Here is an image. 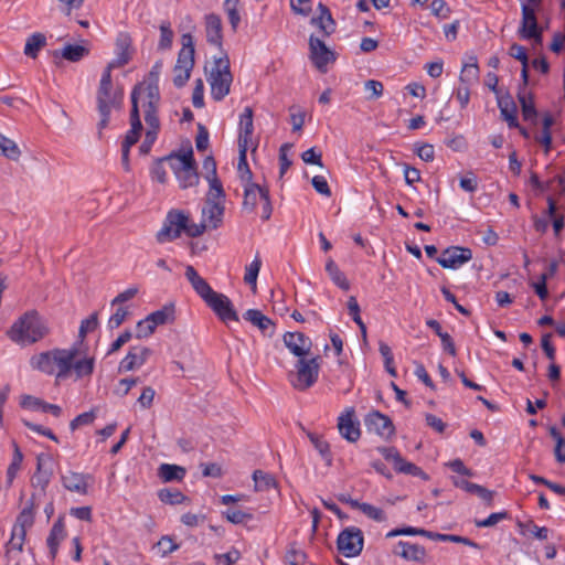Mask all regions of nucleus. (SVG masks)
Listing matches in <instances>:
<instances>
[{
  "mask_svg": "<svg viewBox=\"0 0 565 565\" xmlns=\"http://www.w3.org/2000/svg\"><path fill=\"white\" fill-rule=\"evenodd\" d=\"M124 102V88L114 86L111 73L104 71L96 93L97 110L100 120L97 124L98 137L102 138L103 129L108 126L113 109H120Z\"/></svg>",
  "mask_w": 565,
  "mask_h": 565,
  "instance_id": "f257e3e1",
  "label": "nucleus"
},
{
  "mask_svg": "<svg viewBox=\"0 0 565 565\" xmlns=\"http://www.w3.org/2000/svg\"><path fill=\"white\" fill-rule=\"evenodd\" d=\"M77 349H54L41 352L31 358L30 364L33 369L45 374L56 373V379L64 380L72 372V361L77 356Z\"/></svg>",
  "mask_w": 565,
  "mask_h": 565,
  "instance_id": "f03ea898",
  "label": "nucleus"
},
{
  "mask_svg": "<svg viewBox=\"0 0 565 565\" xmlns=\"http://www.w3.org/2000/svg\"><path fill=\"white\" fill-rule=\"evenodd\" d=\"M49 329L44 320L34 310L25 312L8 331L9 338L17 343H34L44 338Z\"/></svg>",
  "mask_w": 565,
  "mask_h": 565,
  "instance_id": "7ed1b4c3",
  "label": "nucleus"
},
{
  "mask_svg": "<svg viewBox=\"0 0 565 565\" xmlns=\"http://www.w3.org/2000/svg\"><path fill=\"white\" fill-rule=\"evenodd\" d=\"M206 81L211 87V95L214 100H222L230 94L233 75L231 63L226 53L214 57L211 67H204Z\"/></svg>",
  "mask_w": 565,
  "mask_h": 565,
  "instance_id": "20e7f679",
  "label": "nucleus"
},
{
  "mask_svg": "<svg viewBox=\"0 0 565 565\" xmlns=\"http://www.w3.org/2000/svg\"><path fill=\"white\" fill-rule=\"evenodd\" d=\"M166 159L182 189H188L199 183V174L192 149L183 153H171Z\"/></svg>",
  "mask_w": 565,
  "mask_h": 565,
  "instance_id": "39448f33",
  "label": "nucleus"
},
{
  "mask_svg": "<svg viewBox=\"0 0 565 565\" xmlns=\"http://www.w3.org/2000/svg\"><path fill=\"white\" fill-rule=\"evenodd\" d=\"M182 49L178 54L177 63L173 67V84L175 87H183L191 76L194 67V40L190 33L181 36Z\"/></svg>",
  "mask_w": 565,
  "mask_h": 565,
  "instance_id": "423d86ee",
  "label": "nucleus"
},
{
  "mask_svg": "<svg viewBox=\"0 0 565 565\" xmlns=\"http://www.w3.org/2000/svg\"><path fill=\"white\" fill-rule=\"evenodd\" d=\"M244 186V200L243 210L247 213L255 211L258 201L262 203V218L267 221L271 216L273 206L269 198V191L267 188L262 186L253 180L242 182Z\"/></svg>",
  "mask_w": 565,
  "mask_h": 565,
  "instance_id": "0eeeda50",
  "label": "nucleus"
},
{
  "mask_svg": "<svg viewBox=\"0 0 565 565\" xmlns=\"http://www.w3.org/2000/svg\"><path fill=\"white\" fill-rule=\"evenodd\" d=\"M319 369L318 358H299L296 363V372H290L288 375L290 384L298 391L308 390L317 382Z\"/></svg>",
  "mask_w": 565,
  "mask_h": 565,
  "instance_id": "6e6552de",
  "label": "nucleus"
},
{
  "mask_svg": "<svg viewBox=\"0 0 565 565\" xmlns=\"http://www.w3.org/2000/svg\"><path fill=\"white\" fill-rule=\"evenodd\" d=\"M188 215L180 210H171L168 212L162 228L157 233L159 243L171 242L180 237L182 228L185 227Z\"/></svg>",
  "mask_w": 565,
  "mask_h": 565,
  "instance_id": "1a4fd4ad",
  "label": "nucleus"
},
{
  "mask_svg": "<svg viewBox=\"0 0 565 565\" xmlns=\"http://www.w3.org/2000/svg\"><path fill=\"white\" fill-rule=\"evenodd\" d=\"M363 533L359 527H347L338 536V550L345 557H354L361 554L363 550Z\"/></svg>",
  "mask_w": 565,
  "mask_h": 565,
  "instance_id": "9d476101",
  "label": "nucleus"
},
{
  "mask_svg": "<svg viewBox=\"0 0 565 565\" xmlns=\"http://www.w3.org/2000/svg\"><path fill=\"white\" fill-rule=\"evenodd\" d=\"M377 450L385 458V460L393 463L396 472L428 480V475L423 471L422 468L409 461H406L395 447H379Z\"/></svg>",
  "mask_w": 565,
  "mask_h": 565,
  "instance_id": "9b49d317",
  "label": "nucleus"
},
{
  "mask_svg": "<svg viewBox=\"0 0 565 565\" xmlns=\"http://www.w3.org/2000/svg\"><path fill=\"white\" fill-rule=\"evenodd\" d=\"M309 52L312 64L321 73H327L328 64L335 61V53L330 50L321 39L315 35H310L309 38Z\"/></svg>",
  "mask_w": 565,
  "mask_h": 565,
  "instance_id": "f8f14e48",
  "label": "nucleus"
},
{
  "mask_svg": "<svg viewBox=\"0 0 565 565\" xmlns=\"http://www.w3.org/2000/svg\"><path fill=\"white\" fill-rule=\"evenodd\" d=\"M364 425L370 433H374L385 440L395 434V427L391 418L379 411L369 413L364 418Z\"/></svg>",
  "mask_w": 565,
  "mask_h": 565,
  "instance_id": "ddd939ff",
  "label": "nucleus"
},
{
  "mask_svg": "<svg viewBox=\"0 0 565 565\" xmlns=\"http://www.w3.org/2000/svg\"><path fill=\"white\" fill-rule=\"evenodd\" d=\"M472 259V250L468 247L450 246L443 250L437 263L447 269H457Z\"/></svg>",
  "mask_w": 565,
  "mask_h": 565,
  "instance_id": "4468645a",
  "label": "nucleus"
},
{
  "mask_svg": "<svg viewBox=\"0 0 565 565\" xmlns=\"http://www.w3.org/2000/svg\"><path fill=\"white\" fill-rule=\"evenodd\" d=\"M205 303L223 322L227 323L228 321H239L238 315L234 309L232 301L225 295L215 291L212 297L205 301Z\"/></svg>",
  "mask_w": 565,
  "mask_h": 565,
  "instance_id": "2eb2a0df",
  "label": "nucleus"
},
{
  "mask_svg": "<svg viewBox=\"0 0 565 565\" xmlns=\"http://www.w3.org/2000/svg\"><path fill=\"white\" fill-rule=\"evenodd\" d=\"M522 22L520 33L525 39H534L536 42L542 41V29L539 28L535 11L537 8L523 3L522 7Z\"/></svg>",
  "mask_w": 565,
  "mask_h": 565,
  "instance_id": "dca6fc26",
  "label": "nucleus"
},
{
  "mask_svg": "<svg viewBox=\"0 0 565 565\" xmlns=\"http://www.w3.org/2000/svg\"><path fill=\"white\" fill-rule=\"evenodd\" d=\"M131 38L127 33H120L116 40L117 56L109 62L104 71L111 73L113 70L125 66L132 58Z\"/></svg>",
  "mask_w": 565,
  "mask_h": 565,
  "instance_id": "f3484780",
  "label": "nucleus"
},
{
  "mask_svg": "<svg viewBox=\"0 0 565 565\" xmlns=\"http://www.w3.org/2000/svg\"><path fill=\"white\" fill-rule=\"evenodd\" d=\"M152 354V350L147 347H131L127 355L121 360L119 364L120 372H129L139 369L143 365L149 356Z\"/></svg>",
  "mask_w": 565,
  "mask_h": 565,
  "instance_id": "a211bd4d",
  "label": "nucleus"
},
{
  "mask_svg": "<svg viewBox=\"0 0 565 565\" xmlns=\"http://www.w3.org/2000/svg\"><path fill=\"white\" fill-rule=\"evenodd\" d=\"M282 340L286 348L298 358L308 355L311 350V340L302 332H286Z\"/></svg>",
  "mask_w": 565,
  "mask_h": 565,
  "instance_id": "6ab92c4d",
  "label": "nucleus"
},
{
  "mask_svg": "<svg viewBox=\"0 0 565 565\" xmlns=\"http://www.w3.org/2000/svg\"><path fill=\"white\" fill-rule=\"evenodd\" d=\"M353 417L354 409L349 408L338 419L340 435L350 443H355L361 436L359 423L354 422Z\"/></svg>",
  "mask_w": 565,
  "mask_h": 565,
  "instance_id": "aec40b11",
  "label": "nucleus"
},
{
  "mask_svg": "<svg viewBox=\"0 0 565 565\" xmlns=\"http://www.w3.org/2000/svg\"><path fill=\"white\" fill-rule=\"evenodd\" d=\"M317 11L319 14L311 18L310 24L318 28L322 36L328 38L335 32V21L332 18L329 8L322 2L318 3Z\"/></svg>",
  "mask_w": 565,
  "mask_h": 565,
  "instance_id": "412c9836",
  "label": "nucleus"
},
{
  "mask_svg": "<svg viewBox=\"0 0 565 565\" xmlns=\"http://www.w3.org/2000/svg\"><path fill=\"white\" fill-rule=\"evenodd\" d=\"M243 318L257 327L265 337L271 338L275 334L276 326L274 321L265 316L260 310L248 309L243 315Z\"/></svg>",
  "mask_w": 565,
  "mask_h": 565,
  "instance_id": "4be33fe9",
  "label": "nucleus"
},
{
  "mask_svg": "<svg viewBox=\"0 0 565 565\" xmlns=\"http://www.w3.org/2000/svg\"><path fill=\"white\" fill-rule=\"evenodd\" d=\"M185 278L191 284L194 291L204 300V302L212 297L215 292L209 282L202 278L196 269L192 265H188L185 267L184 273Z\"/></svg>",
  "mask_w": 565,
  "mask_h": 565,
  "instance_id": "5701e85b",
  "label": "nucleus"
},
{
  "mask_svg": "<svg viewBox=\"0 0 565 565\" xmlns=\"http://www.w3.org/2000/svg\"><path fill=\"white\" fill-rule=\"evenodd\" d=\"M88 480H92L89 475L68 471L62 476V483L68 491L79 494H87Z\"/></svg>",
  "mask_w": 565,
  "mask_h": 565,
  "instance_id": "b1692460",
  "label": "nucleus"
},
{
  "mask_svg": "<svg viewBox=\"0 0 565 565\" xmlns=\"http://www.w3.org/2000/svg\"><path fill=\"white\" fill-rule=\"evenodd\" d=\"M497 99L501 116L508 122L509 127H519L516 117L518 108L512 96L509 93H507L505 95H498Z\"/></svg>",
  "mask_w": 565,
  "mask_h": 565,
  "instance_id": "393cba45",
  "label": "nucleus"
},
{
  "mask_svg": "<svg viewBox=\"0 0 565 565\" xmlns=\"http://www.w3.org/2000/svg\"><path fill=\"white\" fill-rule=\"evenodd\" d=\"M205 34L206 41L210 44L222 46L223 33H222V20L220 15L210 13L205 17Z\"/></svg>",
  "mask_w": 565,
  "mask_h": 565,
  "instance_id": "a878e982",
  "label": "nucleus"
},
{
  "mask_svg": "<svg viewBox=\"0 0 565 565\" xmlns=\"http://www.w3.org/2000/svg\"><path fill=\"white\" fill-rule=\"evenodd\" d=\"M224 204L205 201L202 209L203 221L209 225L210 230H216L223 220Z\"/></svg>",
  "mask_w": 565,
  "mask_h": 565,
  "instance_id": "bb28decb",
  "label": "nucleus"
},
{
  "mask_svg": "<svg viewBox=\"0 0 565 565\" xmlns=\"http://www.w3.org/2000/svg\"><path fill=\"white\" fill-rule=\"evenodd\" d=\"M394 554L399 555L404 559L414 562H424L426 556V550L424 546L418 544H411L408 542H398L397 546L393 551Z\"/></svg>",
  "mask_w": 565,
  "mask_h": 565,
  "instance_id": "cd10ccee",
  "label": "nucleus"
},
{
  "mask_svg": "<svg viewBox=\"0 0 565 565\" xmlns=\"http://www.w3.org/2000/svg\"><path fill=\"white\" fill-rule=\"evenodd\" d=\"M253 131V109L252 107H245L239 117L238 146H248L252 141Z\"/></svg>",
  "mask_w": 565,
  "mask_h": 565,
  "instance_id": "c85d7f7f",
  "label": "nucleus"
},
{
  "mask_svg": "<svg viewBox=\"0 0 565 565\" xmlns=\"http://www.w3.org/2000/svg\"><path fill=\"white\" fill-rule=\"evenodd\" d=\"M66 536L63 518L60 516L53 524L49 537L46 540L51 556L54 558L61 541Z\"/></svg>",
  "mask_w": 565,
  "mask_h": 565,
  "instance_id": "c756f323",
  "label": "nucleus"
},
{
  "mask_svg": "<svg viewBox=\"0 0 565 565\" xmlns=\"http://www.w3.org/2000/svg\"><path fill=\"white\" fill-rule=\"evenodd\" d=\"M21 406L25 408L42 409L44 413H51L55 417H58L62 414V408L58 405L46 403L31 395L23 396Z\"/></svg>",
  "mask_w": 565,
  "mask_h": 565,
  "instance_id": "7c9ffc66",
  "label": "nucleus"
},
{
  "mask_svg": "<svg viewBox=\"0 0 565 565\" xmlns=\"http://www.w3.org/2000/svg\"><path fill=\"white\" fill-rule=\"evenodd\" d=\"M89 50L79 44H67L61 51H54V57H63L70 62H78L86 55H88Z\"/></svg>",
  "mask_w": 565,
  "mask_h": 565,
  "instance_id": "2f4dec72",
  "label": "nucleus"
},
{
  "mask_svg": "<svg viewBox=\"0 0 565 565\" xmlns=\"http://www.w3.org/2000/svg\"><path fill=\"white\" fill-rule=\"evenodd\" d=\"M518 99L521 105L523 119L535 124L537 111L532 95H526V92L520 88L518 90Z\"/></svg>",
  "mask_w": 565,
  "mask_h": 565,
  "instance_id": "473e14b6",
  "label": "nucleus"
},
{
  "mask_svg": "<svg viewBox=\"0 0 565 565\" xmlns=\"http://www.w3.org/2000/svg\"><path fill=\"white\" fill-rule=\"evenodd\" d=\"M185 472V468L170 463H162L158 469V476L164 482L181 481Z\"/></svg>",
  "mask_w": 565,
  "mask_h": 565,
  "instance_id": "72a5a7b5",
  "label": "nucleus"
},
{
  "mask_svg": "<svg viewBox=\"0 0 565 565\" xmlns=\"http://www.w3.org/2000/svg\"><path fill=\"white\" fill-rule=\"evenodd\" d=\"M154 328L172 322L174 320V306L167 305L161 309L151 312L146 317Z\"/></svg>",
  "mask_w": 565,
  "mask_h": 565,
  "instance_id": "f704fd0d",
  "label": "nucleus"
},
{
  "mask_svg": "<svg viewBox=\"0 0 565 565\" xmlns=\"http://www.w3.org/2000/svg\"><path fill=\"white\" fill-rule=\"evenodd\" d=\"M45 45L46 36L40 32L33 33L26 39L24 54L29 57L35 58L40 50Z\"/></svg>",
  "mask_w": 565,
  "mask_h": 565,
  "instance_id": "c9c22d12",
  "label": "nucleus"
},
{
  "mask_svg": "<svg viewBox=\"0 0 565 565\" xmlns=\"http://www.w3.org/2000/svg\"><path fill=\"white\" fill-rule=\"evenodd\" d=\"M52 472L42 470V459L38 457L36 471L31 479V484L33 488L39 489V494H44L45 490L50 483Z\"/></svg>",
  "mask_w": 565,
  "mask_h": 565,
  "instance_id": "e433bc0d",
  "label": "nucleus"
},
{
  "mask_svg": "<svg viewBox=\"0 0 565 565\" xmlns=\"http://www.w3.org/2000/svg\"><path fill=\"white\" fill-rule=\"evenodd\" d=\"M518 526L522 535L531 533L535 539L545 541L548 537L550 530L545 526H537L532 520L526 522L519 521Z\"/></svg>",
  "mask_w": 565,
  "mask_h": 565,
  "instance_id": "4c0bfd02",
  "label": "nucleus"
},
{
  "mask_svg": "<svg viewBox=\"0 0 565 565\" xmlns=\"http://www.w3.org/2000/svg\"><path fill=\"white\" fill-rule=\"evenodd\" d=\"M206 180L209 181L210 189L205 201L224 204L225 192L220 179L217 177H206Z\"/></svg>",
  "mask_w": 565,
  "mask_h": 565,
  "instance_id": "58836bf2",
  "label": "nucleus"
},
{
  "mask_svg": "<svg viewBox=\"0 0 565 565\" xmlns=\"http://www.w3.org/2000/svg\"><path fill=\"white\" fill-rule=\"evenodd\" d=\"M95 367V359L93 356L90 358H84L82 360L75 359L72 361V371H74L76 379H83L86 376H90L94 372Z\"/></svg>",
  "mask_w": 565,
  "mask_h": 565,
  "instance_id": "ea45409f",
  "label": "nucleus"
},
{
  "mask_svg": "<svg viewBox=\"0 0 565 565\" xmlns=\"http://www.w3.org/2000/svg\"><path fill=\"white\" fill-rule=\"evenodd\" d=\"M253 480L255 482V491H267L271 488H277V481L274 476L263 470H255L253 472Z\"/></svg>",
  "mask_w": 565,
  "mask_h": 565,
  "instance_id": "a19ab883",
  "label": "nucleus"
},
{
  "mask_svg": "<svg viewBox=\"0 0 565 565\" xmlns=\"http://www.w3.org/2000/svg\"><path fill=\"white\" fill-rule=\"evenodd\" d=\"M247 150L248 146H238L239 156L237 170L242 182L253 180V173L247 163Z\"/></svg>",
  "mask_w": 565,
  "mask_h": 565,
  "instance_id": "79ce46f5",
  "label": "nucleus"
},
{
  "mask_svg": "<svg viewBox=\"0 0 565 565\" xmlns=\"http://www.w3.org/2000/svg\"><path fill=\"white\" fill-rule=\"evenodd\" d=\"M0 151L6 158L18 161L21 156V150L18 145L0 134Z\"/></svg>",
  "mask_w": 565,
  "mask_h": 565,
  "instance_id": "37998d69",
  "label": "nucleus"
},
{
  "mask_svg": "<svg viewBox=\"0 0 565 565\" xmlns=\"http://www.w3.org/2000/svg\"><path fill=\"white\" fill-rule=\"evenodd\" d=\"M326 270L328 271L332 281L343 290H349L350 284L347 280L344 274L339 269L332 259H329L326 264Z\"/></svg>",
  "mask_w": 565,
  "mask_h": 565,
  "instance_id": "c03bdc74",
  "label": "nucleus"
},
{
  "mask_svg": "<svg viewBox=\"0 0 565 565\" xmlns=\"http://www.w3.org/2000/svg\"><path fill=\"white\" fill-rule=\"evenodd\" d=\"M262 267V259L256 256L255 259L245 268L244 281L252 287L255 292L257 288V277Z\"/></svg>",
  "mask_w": 565,
  "mask_h": 565,
  "instance_id": "a18cd8bd",
  "label": "nucleus"
},
{
  "mask_svg": "<svg viewBox=\"0 0 565 565\" xmlns=\"http://www.w3.org/2000/svg\"><path fill=\"white\" fill-rule=\"evenodd\" d=\"M158 497L161 502L167 504H181L188 500V498L177 489L164 488L158 492Z\"/></svg>",
  "mask_w": 565,
  "mask_h": 565,
  "instance_id": "49530a36",
  "label": "nucleus"
},
{
  "mask_svg": "<svg viewBox=\"0 0 565 565\" xmlns=\"http://www.w3.org/2000/svg\"><path fill=\"white\" fill-rule=\"evenodd\" d=\"M138 88L135 87L131 93V113H130V125L131 129L129 131H135L136 134L140 135L142 130V124L139 116V108H138Z\"/></svg>",
  "mask_w": 565,
  "mask_h": 565,
  "instance_id": "de8ad7c7",
  "label": "nucleus"
},
{
  "mask_svg": "<svg viewBox=\"0 0 565 565\" xmlns=\"http://www.w3.org/2000/svg\"><path fill=\"white\" fill-rule=\"evenodd\" d=\"M160 40L158 43V50L166 51L171 49L174 33L171 29V24L168 21H164L160 24Z\"/></svg>",
  "mask_w": 565,
  "mask_h": 565,
  "instance_id": "09e8293b",
  "label": "nucleus"
},
{
  "mask_svg": "<svg viewBox=\"0 0 565 565\" xmlns=\"http://www.w3.org/2000/svg\"><path fill=\"white\" fill-rule=\"evenodd\" d=\"M308 437L315 448L318 450V452L326 459L327 465H331L332 458L330 454V446L329 444L322 439L320 436L313 433H308Z\"/></svg>",
  "mask_w": 565,
  "mask_h": 565,
  "instance_id": "8fccbe9b",
  "label": "nucleus"
},
{
  "mask_svg": "<svg viewBox=\"0 0 565 565\" xmlns=\"http://www.w3.org/2000/svg\"><path fill=\"white\" fill-rule=\"evenodd\" d=\"M349 313L352 316L353 321L359 326L363 339H366V327L360 317V306L354 296H351L348 300Z\"/></svg>",
  "mask_w": 565,
  "mask_h": 565,
  "instance_id": "3c124183",
  "label": "nucleus"
},
{
  "mask_svg": "<svg viewBox=\"0 0 565 565\" xmlns=\"http://www.w3.org/2000/svg\"><path fill=\"white\" fill-rule=\"evenodd\" d=\"M22 459H23V455L20 451L19 447L14 444L13 459H12V462L10 463V466L8 467V470H7V484H8V487H10L12 484V482H13L18 471L20 470Z\"/></svg>",
  "mask_w": 565,
  "mask_h": 565,
  "instance_id": "603ef678",
  "label": "nucleus"
},
{
  "mask_svg": "<svg viewBox=\"0 0 565 565\" xmlns=\"http://www.w3.org/2000/svg\"><path fill=\"white\" fill-rule=\"evenodd\" d=\"M471 63H467L463 65L460 74V81L462 83H471L476 82L479 76V67L477 64V58L471 57Z\"/></svg>",
  "mask_w": 565,
  "mask_h": 565,
  "instance_id": "864d4df0",
  "label": "nucleus"
},
{
  "mask_svg": "<svg viewBox=\"0 0 565 565\" xmlns=\"http://www.w3.org/2000/svg\"><path fill=\"white\" fill-rule=\"evenodd\" d=\"M26 530H28L26 527L13 525L11 539L9 542L10 547L12 550H17L20 552L22 551V547H23V544L25 541V536H26Z\"/></svg>",
  "mask_w": 565,
  "mask_h": 565,
  "instance_id": "5fc2aeb1",
  "label": "nucleus"
},
{
  "mask_svg": "<svg viewBox=\"0 0 565 565\" xmlns=\"http://www.w3.org/2000/svg\"><path fill=\"white\" fill-rule=\"evenodd\" d=\"M98 327V312H93L87 319L83 320L79 327L78 337L84 339L88 332Z\"/></svg>",
  "mask_w": 565,
  "mask_h": 565,
  "instance_id": "6e6d98bb",
  "label": "nucleus"
},
{
  "mask_svg": "<svg viewBox=\"0 0 565 565\" xmlns=\"http://www.w3.org/2000/svg\"><path fill=\"white\" fill-rule=\"evenodd\" d=\"M434 541L461 543V544H465V545H468V546H471V547H479V545L476 542L469 540L468 537L459 536V535H454V534L436 533L434 535Z\"/></svg>",
  "mask_w": 565,
  "mask_h": 565,
  "instance_id": "4d7b16f0",
  "label": "nucleus"
},
{
  "mask_svg": "<svg viewBox=\"0 0 565 565\" xmlns=\"http://www.w3.org/2000/svg\"><path fill=\"white\" fill-rule=\"evenodd\" d=\"M509 518V513L507 511L503 512H495L491 513L487 519L484 520H476L475 524L478 527H491L498 524L500 521L505 520Z\"/></svg>",
  "mask_w": 565,
  "mask_h": 565,
  "instance_id": "13d9d810",
  "label": "nucleus"
},
{
  "mask_svg": "<svg viewBox=\"0 0 565 565\" xmlns=\"http://www.w3.org/2000/svg\"><path fill=\"white\" fill-rule=\"evenodd\" d=\"M361 511L370 519L377 521V522H384L386 521V515L384 511L380 508H376L370 503H362Z\"/></svg>",
  "mask_w": 565,
  "mask_h": 565,
  "instance_id": "bf43d9fd",
  "label": "nucleus"
},
{
  "mask_svg": "<svg viewBox=\"0 0 565 565\" xmlns=\"http://www.w3.org/2000/svg\"><path fill=\"white\" fill-rule=\"evenodd\" d=\"M471 494L478 495L480 499H482L489 507L492 505L493 495L494 492L480 486L477 483H473L471 486V490L469 491Z\"/></svg>",
  "mask_w": 565,
  "mask_h": 565,
  "instance_id": "052dcab7",
  "label": "nucleus"
},
{
  "mask_svg": "<svg viewBox=\"0 0 565 565\" xmlns=\"http://www.w3.org/2000/svg\"><path fill=\"white\" fill-rule=\"evenodd\" d=\"M430 9L433 14L440 19H447L451 12L445 0H433Z\"/></svg>",
  "mask_w": 565,
  "mask_h": 565,
  "instance_id": "680f3d73",
  "label": "nucleus"
},
{
  "mask_svg": "<svg viewBox=\"0 0 565 565\" xmlns=\"http://www.w3.org/2000/svg\"><path fill=\"white\" fill-rule=\"evenodd\" d=\"M224 514L226 520L233 524H241L253 518L250 513H246L242 510H227Z\"/></svg>",
  "mask_w": 565,
  "mask_h": 565,
  "instance_id": "e2e57ef3",
  "label": "nucleus"
},
{
  "mask_svg": "<svg viewBox=\"0 0 565 565\" xmlns=\"http://www.w3.org/2000/svg\"><path fill=\"white\" fill-rule=\"evenodd\" d=\"M178 548L179 545L175 544L170 536H162L157 543V550L161 556H166Z\"/></svg>",
  "mask_w": 565,
  "mask_h": 565,
  "instance_id": "0e129e2a",
  "label": "nucleus"
},
{
  "mask_svg": "<svg viewBox=\"0 0 565 565\" xmlns=\"http://www.w3.org/2000/svg\"><path fill=\"white\" fill-rule=\"evenodd\" d=\"M209 228V225L202 221L200 224H189V220L185 221V227L182 228V232H185V234L190 237H198L201 236L206 230Z\"/></svg>",
  "mask_w": 565,
  "mask_h": 565,
  "instance_id": "69168bd1",
  "label": "nucleus"
},
{
  "mask_svg": "<svg viewBox=\"0 0 565 565\" xmlns=\"http://www.w3.org/2000/svg\"><path fill=\"white\" fill-rule=\"evenodd\" d=\"M156 328L150 323V321L145 318L140 320L136 326V338L142 339L148 338L154 332Z\"/></svg>",
  "mask_w": 565,
  "mask_h": 565,
  "instance_id": "338daca9",
  "label": "nucleus"
},
{
  "mask_svg": "<svg viewBox=\"0 0 565 565\" xmlns=\"http://www.w3.org/2000/svg\"><path fill=\"white\" fill-rule=\"evenodd\" d=\"M128 310L124 307L117 308L116 312L108 319L109 329H117L122 324L128 316Z\"/></svg>",
  "mask_w": 565,
  "mask_h": 565,
  "instance_id": "774afa93",
  "label": "nucleus"
}]
</instances>
